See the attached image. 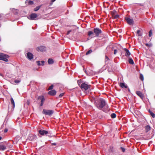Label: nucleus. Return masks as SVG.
<instances>
[{"mask_svg":"<svg viewBox=\"0 0 155 155\" xmlns=\"http://www.w3.org/2000/svg\"><path fill=\"white\" fill-rule=\"evenodd\" d=\"M94 105L99 109L101 110L106 105L105 101L102 98H97L94 102Z\"/></svg>","mask_w":155,"mask_h":155,"instance_id":"obj_1","label":"nucleus"},{"mask_svg":"<svg viewBox=\"0 0 155 155\" xmlns=\"http://www.w3.org/2000/svg\"><path fill=\"white\" fill-rule=\"evenodd\" d=\"M80 87L82 90L86 91L90 87L91 85L83 83L81 84Z\"/></svg>","mask_w":155,"mask_h":155,"instance_id":"obj_2","label":"nucleus"},{"mask_svg":"<svg viewBox=\"0 0 155 155\" xmlns=\"http://www.w3.org/2000/svg\"><path fill=\"white\" fill-rule=\"evenodd\" d=\"M8 55L0 53V60H3L7 62L8 61Z\"/></svg>","mask_w":155,"mask_h":155,"instance_id":"obj_3","label":"nucleus"},{"mask_svg":"<svg viewBox=\"0 0 155 155\" xmlns=\"http://www.w3.org/2000/svg\"><path fill=\"white\" fill-rule=\"evenodd\" d=\"M54 112V111L53 110H46L44 109L42 111V113L43 114L46 115H48L50 116L52 115Z\"/></svg>","mask_w":155,"mask_h":155,"instance_id":"obj_4","label":"nucleus"},{"mask_svg":"<svg viewBox=\"0 0 155 155\" xmlns=\"http://www.w3.org/2000/svg\"><path fill=\"white\" fill-rule=\"evenodd\" d=\"M94 32L96 37H98L102 33L101 30L98 28H95L94 29Z\"/></svg>","mask_w":155,"mask_h":155,"instance_id":"obj_5","label":"nucleus"},{"mask_svg":"<svg viewBox=\"0 0 155 155\" xmlns=\"http://www.w3.org/2000/svg\"><path fill=\"white\" fill-rule=\"evenodd\" d=\"M125 19L127 22L130 25H132L133 24L134 21L132 19H131L130 18L125 17Z\"/></svg>","mask_w":155,"mask_h":155,"instance_id":"obj_6","label":"nucleus"},{"mask_svg":"<svg viewBox=\"0 0 155 155\" xmlns=\"http://www.w3.org/2000/svg\"><path fill=\"white\" fill-rule=\"evenodd\" d=\"M46 47L43 46L38 47L36 48V50L37 51L42 52L45 51L46 50Z\"/></svg>","mask_w":155,"mask_h":155,"instance_id":"obj_7","label":"nucleus"},{"mask_svg":"<svg viewBox=\"0 0 155 155\" xmlns=\"http://www.w3.org/2000/svg\"><path fill=\"white\" fill-rule=\"evenodd\" d=\"M39 133L42 136H44L48 133V132L46 130H40L38 131Z\"/></svg>","mask_w":155,"mask_h":155,"instance_id":"obj_8","label":"nucleus"},{"mask_svg":"<svg viewBox=\"0 0 155 155\" xmlns=\"http://www.w3.org/2000/svg\"><path fill=\"white\" fill-rule=\"evenodd\" d=\"M48 94L50 95L54 96H55L56 94V91L54 90H52L48 92Z\"/></svg>","mask_w":155,"mask_h":155,"instance_id":"obj_9","label":"nucleus"},{"mask_svg":"<svg viewBox=\"0 0 155 155\" xmlns=\"http://www.w3.org/2000/svg\"><path fill=\"white\" fill-rule=\"evenodd\" d=\"M31 20H35V18H37L38 15L35 13H32L30 16Z\"/></svg>","mask_w":155,"mask_h":155,"instance_id":"obj_10","label":"nucleus"},{"mask_svg":"<svg viewBox=\"0 0 155 155\" xmlns=\"http://www.w3.org/2000/svg\"><path fill=\"white\" fill-rule=\"evenodd\" d=\"M136 94L139 96L142 99H143L144 97V95L140 91H137L136 92Z\"/></svg>","mask_w":155,"mask_h":155,"instance_id":"obj_11","label":"nucleus"},{"mask_svg":"<svg viewBox=\"0 0 155 155\" xmlns=\"http://www.w3.org/2000/svg\"><path fill=\"white\" fill-rule=\"evenodd\" d=\"M27 58L29 60H31L33 58V55L30 52H28L27 54Z\"/></svg>","mask_w":155,"mask_h":155,"instance_id":"obj_12","label":"nucleus"},{"mask_svg":"<svg viewBox=\"0 0 155 155\" xmlns=\"http://www.w3.org/2000/svg\"><path fill=\"white\" fill-rule=\"evenodd\" d=\"M124 50L125 51L126 54H125V55L126 57H128L130 55V53L128 49L125 48H124Z\"/></svg>","mask_w":155,"mask_h":155,"instance_id":"obj_13","label":"nucleus"},{"mask_svg":"<svg viewBox=\"0 0 155 155\" xmlns=\"http://www.w3.org/2000/svg\"><path fill=\"white\" fill-rule=\"evenodd\" d=\"M119 85L120 87L122 88H127V85H126L124 83H120L119 84Z\"/></svg>","mask_w":155,"mask_h":155,"instance_id":"obj_14","label":"nucleus"},{"mask_svg":"<svg viewBox=\"0 0 155 155\" xmlns=\"http://www.w3.org/2000/svg\"><path fill=\"white\" fill-rule=\"evenodd\" d=\"M6 148L5 145L3 144L0 145V150L3 151L5 150Z\"/></svg>","mask_w":155,"mask_h":155,"instance_id":"obj_15","label":"nucleus"},{"mask_svg":"<svg viewBox=\"0 0 155 155\" xmlns=\"http://www.w3.org/2000/svg\"><path fill=\"white\" fill-rule=\"evenodd\" d=\"M151 127L149 125H147L145 127V130L146 132H147L150 130Z\"/></svg>","mask_w":155,"mask_h":155,"instance_id":"obj_16","label":"nucleus"},{"mask_svg":"<svg viewBox=\"0 0 155 155\" xmlns=\"http://www.w3.org/2000/svg\"><path fill=\"white\" fill-rule=\"evenodd\" d=\"M11 104L13 105V107L14 108L15 107V104L14 100L12 97H11Z\"/></svg>","mask_w":155,"mask_h":155,"instance_id":"obj_17","label":"nucleus"},{"mask_svg":"<svg viewBox=\"0 0 155 155\" xmlns=\"http://www.w3.org/2000/svg\"><path fill=\"white\" fill-rule=\"evenodd\" d=\"M25 3L27 4H28L29 5H32L33 4L34 2L31 1H26Z\"/></svg>","mask_w":155,"mask_h":155,"instance_id":"obj_18","label":"nucleus"},{"mask_svg":"<svg viewBox=\"0 0 155 155\" xmlns=\"http://www.w3.org/2000/svg\"><path fill=\"white\" fill-rule=\"evenodd\" d=\"M128 61L129 63L131 64H134L133 60L132 58H129Z\"/></svg>","mask_w":155,"mask_h":155,"instance_id":"obj_19","label":"nucleus"},{"mask_svg":"<svg viewBox=\"0 0 155 155\" xmlns=\"http://www.w3.org/2000/svg\"><path fill=\"white\" fill-rule=\"evenodd\" d=\"M48 62L49 64H52L54 63V61L51 58L48 59Z\"/></svg>","mask_w":155,"mask_h":155,"instance_id":"obj_20","label":"nucleus"},{"mask_svg":"<svg viewBox=\"0 0 155 155\" xmlns=\"http://www.w3.org/2000/svg\"><path fill=\"white\" fill-rule=\"evenodd\" d=\"M117 12L115 10H113L111 12V14L113 17L116 13Z\"/></svg>","mask_w":155,"mask_h":155,"instance_id":"obj_21","label":"nucleus"},{"mask_svg":"<svg viewBox=\"0 0 155 155\" xmlns=\"http://www.w3.org/2000/svg\"><path fill=\"white\" fill-rule=\"evenodd\" d=\"M41 6L40 5L34 8V11L35 12L37 11L41 8Z\"/></svg>","mask_w":155,"mask_h":155,"instance_id":"obj_22","label":"nucleus"},{"mask_svg":"<svg viewBox=\"0 0 155 155\" xmlns=\"http://www.w3.org/2000/svg\"><path fill=\"white\" fill-rule=\"evenodd\" d=\"M45 98L43 96H41L38 97V100H41L44 99Z\"/></svg>","mask_w":155,"mask_h":155,"instance_id":"obj_23","label":"nucleus"},{"mask_svg":"<svg viewBox=\"0 0 155 155\" xmlns=\"http://www.w3.org/2000/svg\"><path fill=\"white\" fill-rule=\"evenodd\" d=\"M149 112H150V115L153 118H154L155 117V114L153 112L150 110H149Z\"/></svg>","mask_w":155,"mask_h":155,"instance_id":"obj_24","label":"nucleus"},{"mask_svg":"<svg viewBox=\"0 0 155 155\" xmlns=\"http://www.w3.org/2000/svg\"><path fill=\"white\" fill-rule=\"evenodd\" d=\"M140 78L142 81L144 80L143 76L142 74H140Z\"/></svg>","mask_w":155,"mask_h":155,"instance_id":"obj_25","label":"nucleus"},{"mask_svg":"<svg viewBox=\"0 0 155 155\" xmlns=\"http://www.w3.org/2000/svg\"><path fill=\"white\" fill-rule=\"evenodd\" d=\"M116 115L115 113H112L111 114V117L112 118H114L116 117Z\"/></svg>","mask_w":155,"mask_h":155,"instance_id":"obj_26","label":"nucleus"},{"mask_svg":"<svg viewBox=\"0 0 155 155\" xmlns=\"http://www.w3.org/2000/svg\"><path fill=\"white\" fill-rule=\"evenodd\" d=\"M92 52V51L91 49H90L86 53V55H87L91 53Z\"/></svg>","mask_w":155,"mask_h":155,"instance_id":"obj_27","label":"nucleus"},{"mask_svg":"<svg viewBox=\"0 0 155 155\" xmlns=\"http://www.w3.org/2000/svg\"><path fill=\"white\" fill-rule=\"evenodd\" d=\"M93 34V32L91 31H89L88 33V35L89 36Z\"/></svg>","mask_w":155,"mask_h":155,"instance_id":"obj_28","label":"nucleus"},{"mask_svg":"<svg viewBox=\"0 0 155 155\" xmlns=\"http://www.w3.org/2000/svg\"><path fill=\"white\" fill-rule=\"evenodd\" d=\"M145 45L147 47H151L152 45V44L151 43H150V44L146 43L145 44Z\"/></svg>","mask_w":155,"mask_h":155,"instance_id":"obj_29","label":"nucleus"},{"mask_svg":"<svg viewBox=\"0 0 155 155\" xmlns=\"http://www.w3.org/2000/svg\"><path fill=\"white\" fill-rule=\"evenodd\" d=\"M45 100V99H44L42 100H41V103L40 104V106H43V103H44Z\"/></svg>","mask_w":155,"mask_h":155,"instance_id":"obj_30","label":"nucleus"},{"mask_svg":"<svg viewBox=\"0 0 155 155\" xmlns=\"http://www.w3.org/2000/svg\"><path fill=\"white\" fill-rule=\"evenodd\" d=\"M140 31L139 30H138L137 31V33L138 34V36H142V34H140Z\"/></svg>","mask_w":155,"mask_h":155,"instance_id":"obj_31","label":"nucleus"},{"mask_svg":"<svg viewBox=\"0 0 155 155\" xmlns=\"http://www.w3.org/2000/svg\"><path fill=\"white\" fill-rule=\"evenodd\" d=\"M105 62H107V61H108L109 60V58L106 55L105 56Z\"/></svg>","mask_w":155,"mask_h":155,"instance_id":"obj_32","label":"nucleus"},{"mask_svg":"<svg viewBox=\"0 0 155 155\" xmlns=\"http://www.w3.org/2000/svg\"><path fill=\"white\" fill-rule=\"evenodd\" d=\"M113 17L114 18H119V15H118L116 14Z\"/></svg>","mask_w":155,"mask_h":155,"instance_id":"obj_33","label":"nucleus"},{"mask_svg":"<svg viewBox=\"0 0 155 155\" xmlns=\"http://www.w3.org/2000/svg\"><path fill=\"white\" fill-rule=\"evenodd\" d=\"M53 87L54 86L53 85H51L49 87V88L48 89V90H49L52 89L53 88Z\"/></svg>","mask_w":155,"mask_h":155,"instance_id":"obj_34","label":"nucleus"},{"mask_svg":"<svg viewBox=\"0 0 155 155\" xmlns=\"http://www.w3.org/2000/svg\"><path fill=\"white\" fill-rule=\"evenodd\" d=\"M152 31L151 30H150V31L149 32V36L150 37H151L152 35Z\"/></svg>","mask_w":155,"mask_h":155,"instance_id":"obj_35","label":"nucleus"},{"mask_svg":"<svg viewBox=\"0 0 155 155\" xmlns=\"http://www.w3.org/2000/svg\"><path fill=\"white\" fill-rule=\"evenodd\" d=\"M21 81L20 80H15L14 81V82L16 84L18 83H20Z\"/></svg>","mask_w":155,"mask_h":155,"instance_id":"obj_36","label":"nucleus"},{"mask_svg":"<svg viewBox=\"0 0 155 155\" xmlns=\"http://www.w3.org/2000/svg\"><path fill=\"white\" fill-rule=\"evenodd\" d=\"M64 93H61V94L59 96V98H61V97H63L64 95Z\"/></svg>","mask_w":155,"mask_h":155,"instance_id":"obj_37","label":"nucleus"},{"mask_svg":"<svg viewBox=\"0 0 155 155\" xmlns=\"http://www.w3.org/2000/svg\"><path fill=\"white\" fill-rule=\"evenodd\" d=\"M120 149L123 152H125V149L123 147H121Z\"/></svg>","mask_w":155,"mask_h":155,"instance_id":"obj_38","label":"nucleus"},{"mask_svg":"<svg viewBox=\"0 0 155 155\" xmlns=\"http://www.w3.org/2000/svg\"><path fill=\"white\" fill-rule=\"evenodd\" d=\"M36 62L37 63L38 65V66H39L40 65H41V64H40V61H38Z\"/></svg>","mask_w":155,"mask_h":155,"instance_id":"obj_39","label":"nucleus"},{"mask_svg":"<svg viewBox=\"0 0 155 155\" xmlns=\"http://www.w3.org/2000/svg\"><path fill=\"white\" fill-rule=\"evenodd\" d=\"M117 50L116 49H115L114 51V54H116L117 52Z\"/></svg>","mask_w":155,"mask_h":155,"instance_id":"obj_40","label":"nucleus"},{"mask_svg":"<svg viewBox=\"0 0 155 155\" xmlns=\"http://www.w3.org/2000/svg\"><path fill=\"white\" fill-rule=\"evenodd\" d=\"M44 63H45V62L44 61H41V65H42V66H43L44 65Z\"/></svg>","mask_w":155,"mask_h":155,"instance_id":"obj_41","label":"nucleus"},{"mask_svg":"<svg viewBox=\"0 0 155 155\" xmlns=\"http://www.w3.org/2000/svg\"><path fill=\"white\" fill-rule=\"evenodd\" d=\"M27 104H28V105H29V103H30V101L29 100H28L27 101Z\"/></svg>","mask_w":155,"mask_h":155,"instance_id":"obj_42","label":"nucleus"},{"mask_svg":"<svg viewBox=\"0 0 155 155\" xmlns=\"http://www.w3.org/2000/svg\"><path fill=\"white\" fill-rule=\"evenodd\" d=\"M71 31L70 30V31H68L67 32V35H69L70 33L71 32Z\"/></svg>","mask_w":155,"mask_h":155,"instance_id":"obj_43","label":"nucleus"},{"mask_svg":"<svg viewBox=\"0 0 155 155\" xmlns=\"http://www.w3.org/2000/svg\"><path fill=\"white\" fill-rule=\"evenodd\" d=\"M7 131H8V130H7V129H5L4 130V132L5 133L7 132Z\"/></svg>","mask_w":155,"mask_h":155,"instance_id":"obj_44","label":"nucleus"},{"mask_svg":"<svg viewBox=\"0 0 155 155\" xmlns=\"http://www.w3.org/2000/svg\"><path fill=\"white\" fill-rule=\"evenodd\" d=\"M51 144L52 145L55 146L56 145V143H52Z\"/></svg>","mask_w":155,"mask_h":155,"instance_id":"obj_45","label":"nucleus"},{"mask_svg":"<svg viewBox=\"0 0 155 155\" xmlns=\"http://www.w3.org/2000/svg\"><path fill=\"white\" fill-rule=\"evenodd\" d=\"M56 0H51V2H54Z\"/></svg>","mask_w":155,"mask_h":155,"instance_id":"obj_46","label":"nucleus"},{"mask_svg":"<svg viewBox=\"0 0 155 155\" xmlns=\"http://www.w3.org/2000/svg\"><path fill=\"white\" fill-rule=\"evenodd\" d=\"M2 137H0V140L2 139Z\"/></svg>","mask_w":155,"mask_h":155,"instance_id":"obj_47","label":"nucleus"},{"mask_svg":"<svg viewBox=\"0 0 155 155\" xmlns=\"http://www.w3.org/2000/svg\"><path fill=\"white\" fill-rule=\"evenodd\" d=\"M0 75H1V74H0Z\"/></svg>","mask_w":155,"mask_h":155,"instance_id":"obj_48","label":"nucleus"}]
</instances>
